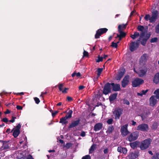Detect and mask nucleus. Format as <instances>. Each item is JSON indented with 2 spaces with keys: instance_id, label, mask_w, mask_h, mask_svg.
<instances>
[{
  "instance_id": "1",
  "label": "nucleus",
  "mask_w": 159,
  "mask_h": 159,
  "mask_svg": "<svg viewBox=\"0 0 159 159\" xmlns=\"http://www.w3.org/2000/svg\"><path fill=\"white\" fill-rule=\"evenodd\" d=\"M152 141L150 138H148L140 143V149L143 150L147 149L150 146Z\"/></svg>"
},
{
  "instance_id": "2",
  "label": "nucleus",
  "mask_w": 159,
  "mask_h": 159,
  "mask_svg": "<svg viewBox=\"0 0 159 159\" xmlns=\"http://www.w3.org/2000/svg\"><path fill=\"white\" fill-rule=\"evenodd\" d=\"M139 136V133L137 131H135L130 133L126 138L127 140L130 142H132L136 140Z\"/></svg>"
},
{
  "instance_id": "3",
  "label": "nucleus",
  "mask_w": 159,
  "mask_h": 159,
  "mask_svg": "<svg viewBox=\"0 0 159 159\" xmlns=\"http://www.w3.org/2000/svg\"><path fill=\"white\" fill-rule=\"evenodd\" d=\"M141 39H139L136 42H132L130 43L129 45V49L131 52H133L136 50L139 47L140 41Z\"/></svg>"
},
{
  "instance_id": "4",
  "label": "nucleus",
  "mask_w": 159,
  "mask_h": 159,
  "mask_svg": "<svg viewBox=\"0 0 159 159\" xmlns=\"http://www.w3.org/2000/svg\"><path fill=\"white\" fill-rule=\"evenodd\" d=\"M123 109L120 107L115 109L113 112L116 120L119 119L123 111Z\"/></svg>"
},
{
  "instance_id": "5",
  "label": "nucleus",
  "mask_w": 159,
  "mask_h": 159,
  "mask_svg": "<svg viewBox=\"0 0 159 159\" xmlns=\"http://www.w3.org/2000/svg\"><path fill=\"white\" fill-rule=\"evenodd\" d=\"M21 127V125L20 123L18 124L16 126L15 128L11 130V132L13 131L12 135L15 138H16L19 135L20 133V129Z\"/></svg>"
},
{
  "instance_id": "6",
  "label": "nucleus",
  "mask_w": 159,
  "mask_h": 159,
  "mask_svg": "<svg viewBox=\"0 0 159 159\" xmlns=\"http://www.w3.org/2000/svg\"><path fill=\"white\" fill-rule=\"evenodd\" d=\"M111 93V84L108 82L104 85L102 91V93L107 95Z\"/></svg>"
},
{
  "instance_id": "7",
  "label": "nucleus",
  "mask_w": 159,
  "mask_h": 159,
  "mask_svg": "<svg viewBox=\"0 0 159 159\" xmlns=\"http://www.w3.org/2000/svg\"><path fill=\"white\" fill-rule=\"evenodd\" d=\"M108 30V29L106 28H102L98 29L95 34V38L96 39L99 38L102 35L106 33Z\"/></svg>"
},
{
  "instance_id": "8",
  "label": "nucleus",
  "mask_w": 159,
  "mask_h": 159,
  "mask_svg": "<svg viewBox=\"0 0 159 159\" xmlns=\"http://www.w3.org/2000/svg\"><path fill=\"white\" fill-rule=\"evenodd\" d=\"M137 129L143 132H147L149 130V126L148 124L143 123L137 126Z\"/></svg>"
},
{
  "instance_id": "9",
  "label": "nucleus",
  "mask_w": 159,
  "mask_h": 159,
  "mask_svg": "<svg viewBox=\"0 0 159 159\" xmlns=\"http://www.w3.org/2000/svg\"><path fill=\"white\" fill-rule=\"evenodd\" d=\"M144 83V80L141 79L136 78L132 82V85L133 87H136Z\"/></svg>"
},
{
  "instance_id": "10",
  "label": "nucleus",
  "mask_w": 159,
  "mask_h": 159,
  "mask_svg": "<svg viewBox=\"0 0 159 159\" xmlns=\"http://www.w3.org/2000/svg\"><path fill=\"white\" fill-rule=\"evenodd\" d=\"M128 125L125 124L121 126L120 129L121 134L123 136H125L129 134L130 132L128 129Z\"/></svg>"
},
{
  "instance_id": "11",
  "label": "nucleus",
  "mask_w": 159,
  "mask_h": 159,
  "mask_svg": "<svg viewBox=\"0 0 159 159\" xmlns=\"http://www.w3.org/2000/svg\"><path fill=\"white\" fill-rule=\"evenodd\" d=\"M152 13V16L150 20V22L151 23H154L156 21L158 16V11L157 10H154Z\"/></svg>"
},
{
  "instance_id": "12",
  "label": "nucleus",
  "mask_w": 159,
  "mask_h": 159,
  "mask_svg": "<svg viewBox=\"0 0 159 159\" xmlns=\"http://www.w3.org/2000/svg\"><path fill=\"white\" fill-rule=\"evenodd\" d=\"M9 141H4L2 140H0V143H2V145L1 148L2 150H7L10 149V144L8 143Z\"/></svg>"
},
{
  "instance_id": "13",
  "label": "nucleus",
  "mask_w": 159,
  "mask_h": 159,
  "mask_svg": "<svg viewBox=\"0 0 159 159\" xmlns=\"http://www.w3.org/2000/svg\"><path fill=\"white\" fill-rule=\"evenodd\" d=\"M80 121L79 119H78L76 120L72 121L71 123L69 124L68 129L72 128L78 126L80 124Z\"/></svg>"
},
{
  "instance_id": "14",
  "label": "nucleus",
  "mask_w": 159,
  "mask_h": 159,
  "mask_svg": "<svg viewBox=\"0 0 159 159\" xmlns=\"http://www.w3.org/2000/svg\"><path fill=\"white\" fill-rule=\"evenodd\" d=\"M129 82V76L126 75L123 79L121 81V86L122 87L125 88L128 84Z\"/></svg>"
},
{
  "instance_id": "15",
  "label": "nucleus",
  "mask_w": 159,
  "mask_h": 159,
  "mask_svg": "<svg viewBox=\"0 0 159 159\" xmlns=\"http://www.w3.org/2000/svg\"><path fill=\"white\" fill-rule=\"evenodd\" d=\"M139 31H141L140 33V37L139 38H143L145 35V32L144 31V27L143 25H138L137 28Z\"/></svg>"
},
{
  "instance_id": "16",
  "label": "nucleus",
  "mask_w": 159,
  "mask_h": 159,
  "mask_svg": "<svg viewBox=\"0 0 159 159\" xmlns=\"http://www.w3.org/2000/svg\"><path fill=\"white\" fill-rule=\"evenodd\" d=\"M147 71V68L145 67H143L142 69H141L138 73L139 76L141 77H143L146 75Z\"/></svg>"
},
{
  "instance_id": "17",
  "label": "nucleus",
  "mask_w": 159,
  "mask_h": 159,
  "mask_svg": "<svg viewBox=\"0 0 159 159\" xmlns=\"http://www.w3.org/2000/svg\"><path fill=\"white\" fill-rule=\"evenodd\" d=\"M111 85L112 86V90L114 91H118L120 90V85L119 84L111 83Z\"/></svg>"
},
{
  "instance_id": "18",
  "label": "nucleus",
  "mask_w": 159,
  "mask_h": 159,
  "mask_svg": "<svg viewBox=\"0 0 159 159\" xmlns=\"http://www.w3.org/2000/svg\"><path fill=\"white\" fill-rule=\"evenodd\" d=\"M139 153V152L137 151H134V152H131L128 156V158L129 159H135L138 157Z\"/></svg>"
},
{
  "instance_id": "19",
  "label": "nucleus",
  "mask_w": 159,
  "mask_h": 159,
  "mask_svg": "<svg viewBox=\"0 0 159 159\" xmlns=\"http://www.w3.org/2000/svg\"><path fill=\"white\" fill-rule=\"evenodd\" d=\"M155 98V96H152L150 98V106L153 107L156 104L157 102V100Z\"/></svg>"
},
{
  "instance_id": "20",
  "label": "nucleus",
  "mask_w": 159,
  "mask_h": 159,
  "mask_svg": "<svg viewBox=\"0 0 159 159\" xmlns=\"http://www.w3.org/2000/svg\"><path fill=\"white\" fill-rule=\"evenodd\" d=\"M103 124L101 123H98L95 124L94 127V130L96 132L101 129L102 128Z\"/></svg>"
},
{
  "instance_id": "21",
  "label": "nucleus",
  "mask_w": 159,
  "mask_h": 159,
  "mask_svg": "<svg viewBox=\"0 0 159 159\" xmlns=\"http://www.w3.org/2000/svg\"><path fill=\"white\" fill-rule=\"evenodd\" d=\"M130 145L133 149L137 147H140V142L138 141H135L131 143H130Z\"/></svg>"
},
{
  "instance_id": "22",
  "label": "nucleus",
  "mask_w": 159,
  "mask_h": 159,
  "mask_svg": "<svg viewBox=\"0 0 159 159\" xmlns=\"http://www.w3.org/2000/svg\"><path fill=\"white\" fill-rule=\"evenodd\" d=\"M117 151L119 152L123 153V154H125L127 153V150L126 148L120 146L118 147Z\"/></svg>"
},
{
  "instance_id": "23",
  "label": "nucleus",
  "mask_w": 159,
  "mask_h": 159,
  "mask_svg": "<svg viewBox=\"0 0 159 159\" xmlns=\"http://www.w3.org/2000/svg\"><path fill=\"white\" fill-rule=\"evenodd\" d=\"M153 82L156 84L159 83V72L155 75L153 79Z\"/></svg>"
},
{
  "instance_id": "24",
  "label": "nucleus",
  "mask_w": 159,
  "mask_h": 159,
  "mask_svg": "<svg viewBox=\"0 0 159 159\" xmlns=\"http://www.w3.org/2000/svg\"><path fill=\"white\" fill-rule=\"evenodd\" d=\"M117 93H115L111 95L109 97V100L110 102L114 101L116 98Z\"/></svg>"
},
{
  "instance_id": "25",
  "label": "nucleus",
  "mask_w": 159,
  "mask_h": 159,
  "mask_svg": "<svg viewBox=\"0 0 159 159\" xmlns=\"http://www.w3.org/2000/svg\"><path fill=\"white\" fill-rule=\"evenodd\" d=\"M97 148V145L96 144H93L90 147L89 149V154H91L93 153L94 151Z\"/></svg>"
},
{
  "instance_id": "26",
  "label": "nucleus",
  "mask_w": 159,
  "mask_h": 159,
  "mask_svg": "<svg viewBox=\"0 0 159 159\" xmlns=\"http://www.w3.org/2000/svg\"><path fill=\"white\" fill-rule=\"evenodd\" d=\"M148 57V56L147 54L144 53L141 57L140 61L142 62L145 61L147 59Z\"/></svg>"
},
{
  "instance_id": "27",
  "label": "nucleus",
  "mask_w": 159,
  "mask_h": 159,
  "mask_svg": "<svg viewBox=\"0 0 159 159\" xmlns=\"http://www.w3.org/2000/svg\"><path fill=\"white\" fill-rule=\"evenodd\" d=\"M139 33L137 32H134V34L131 35L130 37L133 39H135L136 38L140 36Z\"/></svg>"
},
{
  "instance_id": "28",
  "label": "nucleus",
  "mask_w": 159,
  "mask_h": 159,
  "mask_svg": "<svg viewBox=\"0 0 159 159\" xmlns=\"http://www.w3.org/2000/svg\"><path fill=\"white\" fill-rule=\"evenodd\" d=\"M127 24L120 25L118 26V30L123 31L126 27Z\"/></svg>"
},
{
  "instance_id": "29",
  "label": "nucleus",
  "mask_w": 159,
  "mask_h": 159,
  "mask_svg": "<svg viewBox=\"0 0 159 159\" xmlns=\"http://www.w3.org/2000/svg\"><path fill=\"white\" fill-rule=\"evenodd\" d=\"M114 130V128L113 126L112 125H111L108 127L107 128V130L106 131V132L108 133L109 134H110L112 133Z\"/></svg>"
},
{
  "instance_id": "30",
  "label": "nucleus",
  "mask_w": 159,
  "mask_h": 159,
  "mask_svg": "<svg viewBox=\"0 0 159 159\" xmlns=\"http://www.w3.org/2000/svg\"><path fill=\"white\" fill-rule=\"evenodd\" d=\"M158 126V123L155 122H154L151 126V128L152 130H156Z\"/></svg>"
},
{
  "instance_id": "31",
  "label": "nucleus",
  "mask_w": 159,
  "mask_h": 159,
  "mask_svg": "<svg viewBox=\"0 0 159 159\" xmlns=\"http://www.w3.org/2000/svg\"><path fill=\"white\" fill-rule=\"evenodd\" d=\"M118 31L119 33H120V34H117V37H121L123 38L126 36V33L123 32L122 31L118 30Z\"/></svg>"
},
{
  "instance_id": "32",
  "label": "nucleus",
  "mask_w": 159,
  "mask_h": 159,
  "mask_svg": "<svg viewBox=\"0 0 159 159\" xmlns=\"http://www.w3.org/2000/svg\"><path fill=\"white\" fill-rule=\"evenodd\" d=\"M72 113L73 111L72 110H70L66 115L65 117H66L67 119H70L71 117Z\"/></svg>"
},
{
  "instance_id": "33",
  "label": "nucleus",
  "mask_w": 159,
  "mask_h": 159,
  "mask_svg": "<svg viewBox=\"0 0 159 159\" xmlns=\"http://www.w3.org/2000/svg\"><path fill=\"white\" fill-rule=\"evenodd\" d=\"M148 91V89L146 90H143L139 93H138L137 95H138L142 96L143 95H145Z\"/></svg>"
},
{
  "instance_id": "34",
  "label": "nucleus",
  "mask_w": 159,
  "mask_h": 159,
  "mask_svg": "<svg viewBox=\"0 0 159 159\" xmlns=\"http://www.w3.org/2000/svg\"><path fill=\"white\" fill-rule=\"evenodd\" d=\"M142 38L140 41L141 44L143 46H145L146 43L147 41L148 40L146 38H143L142 39Z\"/></svg>"
},
{
  "instance_id": "35",
  "label": "nucleus",
  "mask_w": 159,
  "mask_h": 159,
  "mask_svg": "<svg viewBox=\"0 0 159 159\" xmlns=\"http://www.w3.org/2000/svg\"><path fill=\"white\" fill-rule=\"evenodd\" d=\"M152 159H159V152L155 153L152 157Z\"/></svg>"
},
{
  "instance_id": "36",
  "label": "nucleus",
  "mask_w": 159,
  "mask_h": 159,
  "mask_svg": "<svg viewBox=\"0 0 159 159\" xmlns=\"http://www.w3.org/2000/svg\"><path fill=\"white\" fill-rule=\"evenodd\" d=\"M67 119L66 117L65 116L64 117H62L60 119L59 123H61L62 125H63V123L65 122L66 120H67Z\"/></svg>"
},
{
  "instance_id": "37",
  "label": "nucleus",
  "mask_w": 159,
  "mask_h": 159,
  "mask_svg": "<svg viewBox=\"0 0 159 159\" xmlns=\"http://www.w3.org/2000/svg\"><path fill=\"white\" fill-rule=\"evenodd\" d=\"M76 76L77 77H80L81 76V74L80 72H79L78 73L74 72L73 73H72L71 75V76L73 77L75 76Z\"/></svg>"
},
{
  "instance_id": "38",
  "label": "nucleus",
  "mask_w": 159,
  "mask_h": 159,
  "mask_svg": "<svg viewBox=\"0 0 159 159\" xmlns=\"http://www.w3.org/2000/svg\"><path fill=\"white\" fill-rule=\"evenodd\" d=\"M103 70L102 68H98V70H96V71H97V76H99L101 74Z\"/></svg>"
},
{
  "instance_id": "39",
  "label": "nucleus",
  "mask_w": 159,
  "mask_h": 159,
  "mask_svg": "<svg viewBox=\"0 0 159 159\" xmlns=\"http://www.w3.org/2000/svg\"><path fill=\"white\" fill-rule=\"evenodd\" d=\"M98 59H96V61L97 62H99L100 61H103V58L102 57H100L99 55L98 57Z\"/></svg>"
},
{
  "instance_id": "40",
  "label": "nucleus",
  "mask_w": 159,
  "mask_h": 159,
  "mask_svg": "<svg viewBox=\"0 0 159 159\" xmlns=\"http://www.w3.org/2000/svg\"><path fill=\"white\" fill-rule=\"evenodd\" d=\"M154 93L156 95V97L157 99L159 98V89L155 90Z\"/></svg>"
},
{
  "instance_id": "41",
  "label": "nucleus",
  "mask_w": 159,
  "mask_h": 159,
  "mask_svg": "<svg viewBox=\"0 0 159 159\" xmlns=\"http://www.w3.org/2000/svg\"><path fill=\"white\" fill-rule=\"evenodd\" d=\"M158 40V39L157 37H154L153 38H152L150 40V42L151 43H155Z\"/></svg>"
},
{
  "instance_id": "42",
  "label": "nucleus",
  "mask_w": 159,
  "mask_h": 159,
  "mask_svg": "<svg viewBox=\"0 0 159 159\" xmlns=\"http://www.w3.org/2000/svg\"><path fill=\"white\" fill-rule=\"evenodd\" d=\"M113 121V120L112 118L108 119L107 121V123L109 125L111 124Z\"/></svg>"
},
{
  "instance_id": "43",
  "label": "nucleus",
  "mask_w": 159,
  "mask_h": 159,
  "mask_svg": "<svg viewBox=\"0 0 159 159\" xmlns=\"http://www.w3.org/2000/svg\"><path fill=\"white\" fill-rule=\"evenodd\" d=\"M150 15L149 14H147L145 15L144 17V19L146 21H148L149 20L150 21Z\"/></svg>"
},
{
  "instance_id": "44",
  "label": "nucleus",
  "mask_w": 159,
  "mask_h": 159,
  "mask_svg": "<svg viewBox=\"0 0 159 159\" xmlns=\"http://www.w3.org/2000/svg\"><path fill=\"white\" fill-rule=\"evenodd\" d=\"M155 32L157 34L159 33V23L157 25L155 28Z\"/></svg>"
},
{
  "instance_id": "45",
  "label": "nucleus",
  "mask_w": 159,
  "mask_h": 159,
  "mask_svg": "<svg viewBox=\"0 0 159 159\" xmlns=\"http://www.w3.org/2000/svg\"><path fill=\"white\" fill-rule=\"evenodd\" d=\"M58 88L59 90L60 91H61L62 92V91H63V84H60L58 85Z\"/></svg>"
},
{
  "instance_id": "46",
  "label": "nucleus",
  "mask_w": 159,
  "mask_h": 159,
  "mask_svg": "<svg viewBox=\"0 0 159 159\" xmlns=\"http://www.w3.org/2000/svg\"><path fill=\"white\" fill-rule=\"evenodd\" d=\"M111 46L113 48H117V47L118 45L116 43H114V42H112L111 43Z\"/></svg>"
},
{
  "instance_id": "47",
  "label": "nucleus",
  "mask_w": 159,
  "mask_h": 159,
  "mask_svg": "<svg viewBox=\"0 0 159 159\" xmlns=\"http://www.w3.org/2000/svg\"><path fill=\"white\" fill-rule=\"evenodd\" d=\"M123 104H126L127 105H129L130 102H129V101L128 100H127L124 99H123Z\"/></svg>"
},
{
  "instance_id": "48",
  "label": "nucleus",
  "mask_w": 159,
  "mask_h": 159,
  "mask_svg": "<svg viewBox=\"0 0 159 159\" xmlns=\"http://www.w3.org/2000/svg\"><path fill=\"white\" fill-rule=\"evenodd\" d=\"M82 159H91V158L89 155H87L83 156L82 157Z\"/></svg>"
},
{
  "instance_id": "49",
  "label": "nucleus",
  "mask_w": 159,
  "mask_h": 159,
  "mask_svg": "<svg viewBox=\"0 0 159 159\" xmlns=\"http://www.w3.org/2000/svg\"><path fill=\"white\" fill-rule=\"evenodd\" d=\"M34 100L35 101L36 103L38 104L40 102V101L39 98L37 97H35L34 98Z\"/></svg>"
},
{
  "instance_id": "50",
  "label": "nucleus",
  "mask_w": 159,
  "mask_h": 159,
  "mask_svg": "<svg viewBox=\"0 0 159 159\" xmlns=\"http://www.w3.org/2000/svg\"><path fill=\"white\" fill-rule=\"evenodd\" d=\"M71 146V144L70 143H67L65 146V147L67 148H69Z\"/></svg>"
},
{
  "instance_id": "51",
  "label": "nucleus",
  "mask_w": 159,
  "mask_h": 159,
  "mask_svg": "<svg viewBox=\"0 0 159 159\" xmlns=\"http://www.w3.org/2000/svg\"><path fill=\"white\" fill-rule=\"evenodd\" d=\"M16 117H14V116H12V119L10 120H9V121L11 123H14L15 121V119H16Z\"/></svg>"
},
{
  "instance_id": "52",
  "label": "nucleus",
  "mask_w": 159,
  "mask_h": 159,
  "mask_svg": "<svg viewBox=\"0 0 159 159\" xmlns=\"http://www.w3.org/2000/svg\"><path fill=\"white\" fill-rule=\"evenodd\" d=\"M83 56L84 57H87L89 56V53L88 52L84 50L83 52Z\"/></svg>"
},
{
  "instance_id": "53",
  "label": "nucleus",
  "mask_w": 159,
  "mask_h": 159,
  "mask_svg": "<svg viewBox=\"0 0 159 159\" xmlns=\"http://www.w3.org/2000/svg\"><path fill=\"white\" fill-rule=\"evenodd\" d=\"M2 122H4L5 123H7L8 121V120L7 118H3L2 119Z\"/></svg>"
},
{
  "instance_id": "54",
  "label": "nucleus",
  "mask_w": 159,
  "mask_h": 159,
  "mask_svg": "<svg viewBox=\"0 0 159 159\" xmlns=\"http://www.w3.org/2000/svg\"><path fill=\"white\" fill-rule=\"evenodd\" d=\"M58 111H55L54 112H52V117H54L58 113Z\"/></svg>"
},
{
  "instance_id": "55",
  "label": "nucleus",
  "mask_w": 159,
  "mask_h": 159,
  "mask_svg": "<svg viewBox=\"0 0 159 159\" xmlns=\"http://www.w3.org/2000/svg\"><path fill=\"white\" fill-rule=\"evenodd\" d=\"M121 78L122 77L121 76H120L118 74L116 77V79L117 80H120Z\"/></svg>"
},
{
  "instance_id": "56",
  "label": "nucleus",
  "mask_w": 159,
  "mask_h": 159,
  "mask_svg": "<svg viewBox=\"0 0 159 159\" xmlns=\"http://www.w3.org/2000/svg\"><path fill=\"white\" fill-rule=\"evenodd\" d=\"M16 108L18 110H21L23 109L22 107L19 105H17Z\"/></svg>"
},
{
  "instance_id": "57",
  "label": "nucleus",
  "mask_w": 159,
  "mask_h": 159,
  "mask_svg": "<svg viewBox=\"0 0 159 159\" xmlns=\"http://www.w3.org/2000/svg\"><path fill=\"white\" fill-rule=\"evenodd\" d=\"M67 101L69 102L73 100L72 98H71L70 97H69V96L67 97Z\"/></svg>"
},
{
  "instance_id": "58",
  "label": "nucleus",
  "mask_w": 159,
  "mask_h": 159,
  "mask_svg": "<svg viewBox=\"0 0 159 159\" xmlns=\"http://www.w3.org/2000/svg\"><path fill=\"white\" fill-rule=\"evenodd\" d=\"M118 75L122 77L124 75V73L123 72L120 71L118 73Z\"/></svg>"
},
{
  "instance_id": "59",
  "label": "nucleus",
  "mask_w": 159,
  "mask_h": 159,
  "mask_svg": "<svg viewBox=\"0 0 159 159\" xmlns=\"http://www.w3.org/2000/svg\"><path fill=\"white\" fill-rule=\"evenodd\" d=\"M85 132L84 131H82L80 134V135L82 137L85 136Z\"/></svg>"
},
{
  "instance_id": "60",
  "label": "nucleus",
  "mask_w": 159,
  "mask_h": 159,
  "mask_svg": "<svg viewBox=\"0 0 159 159\" xmlns=\"http://www.w3.org/2000/svg\"><path fill=\"white\" fill-rule=\"evenodd\" d=\"M150 35L151 34H147L146 35L145 37V38H146V39H147V40H148L149 38L150 37Z\"/></svg>"
},
{
  "instance_id": "61",
  "label": "nucleus",
  "mask_w": 159,
  "mask_h": 159,
  "mask_svg": "<svg viewBox=\"0 0 159 159\" xmlns=\"http://www.w3.org/2000/svg\"><path fill=\"white\" fill-rule=\"evenodd\" d=\"M26 159H34V158L31 155H29L27 156Z\"/></svg>"
},
{
  "instance_id": "62",
  "label": "nucleus",
  "mask_w": 159,
  "mask_h": 159,
  "mask_svg": "<svg viewBox=\"0 0 159 159\" xmlns=\"http://www.w3.org/2000/svg\"><path fill=\"white\" fill-rule=\"evenodd\" d=\"M69 89L68 88H64V90H63V91H62V93H67V91H66V90H68Z\"/></svg>"
},
{
  "instance_id": "63",
  "label": "nucleus",
  "mask_w": 159,
  "mask_h": 159,
  "mask_svg": "<svg viewBox=\"0 0 159 159\" xmlns=\"http://www.w3.org/2000/svg\"><path fill=\"white\" fill-rule=\"evenodd\" d=\"M10 112H11V111L7 109L6 110V111L4 112V113L5 114H8L10 113Z\"/></svg>"
},
{
  "instance_id": "64",
  "label": "nucleus",
  "mask_w": 159,
  "mask_h": 159,
  "mask_svg": "<svg viewBox=\"0 0 159 159\" xmlns=\"http://www.w3.org/2000/svg\"><path fill=\"white\" fill-rule=\"evenodd\" d=\"M103 152L104 154H107L108 152V149L106 148L103 151Z\"/></svg>"
}]
</instances>
